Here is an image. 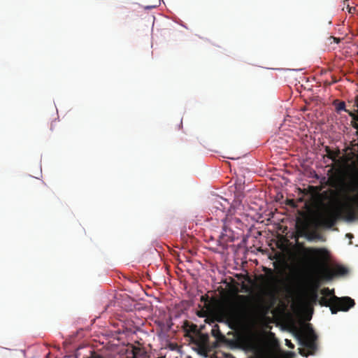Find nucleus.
<instances>
[{"label":"nucleus","instance_id":"obj_1","mask_svg":"<svg viewBox=\"0 0 358 358\" xmlns=\"http://www.w3.org/2000/svg\"><path fill=\"white\" fill-rule=\"evenodd\" d=\"M306 255L310 256V267L326 279H331L334 275H345L348 273V268L343 265H336L333 271L327 266L329 252L323 248H307L304 249Z\"/></svg>","mask_w":358,"mask_h":358},{"label":"nucleus","instance_id":"obj_2","mask_svg":"<svg viewBox=\"0 0 358 358\" xmlns=\"http://www.w3.org/2000/svg\"><path fill=\"white\" fill-rule=\"evenodd\" d=\"M341 192L348 220L358 219V177H351L343 185Z\"/></svg>","mask_w":358,"mask_h":358},{"label":"nucleus","instance_id":"obj_3","mask_svg":"<svg viewBox=\"0 0 358 358\" xmlns=\"http://www.w3.org/2000/svg\"><path fill=\"white\" fill-rule=\"evenodd\" d=\"M324 294L319 303L322 306L329 307L332 314H336L338 311H348L355 305L354 299L349 296L338 297L334 294V291L329 288H324L322 290Z\"/></svg>","mask_w":358,"mask_h":358},{"label":"nucleus","instance_id":"obj_4","mask_svg":"<svg viewBox=\"0 0 358 358\" xmlns=\"http://www.w3.org/2000/svg\"><path fill=\"white\" fill-rule=\"evenodd\" d=\"M237 299L242 302L239 307V312L243 314L266 313L270 308V306L267 304L265 299L262 296L259 297L257 302L252 306H249L248 304L251 301L248 296L238 295Z\"/></svg>","mask_w":358,"mask_h":358},{"label":"nucleus","instance_id":"obj_5","mask_svg":"<svg viewBox=\"0 0 358 358\" xmlns=\"http://www.w3.org/2000/svg\"><path fill=\"white\" fill-rule=\"evenodd\" d=\"M222 238H225L227 241H234L237 238V233L235 229H238L243 225L241 220L232 215H227L222 220Z\"/></svg>","mask_w":358,"mask_h":358},{"label":"nucleus","instance_id":"obj_6","mask_svg":"<svg viewBox=\"0 0 358 358\" xmlns=\"http://www.w3.org/2000/svg\"><path fill=\"white\" fill-rule=\"evenodd\" d=\"M300 344L304 347L305 350H301L300 354L303 356L313 355L317 349V336L315 331L310 329L306 332L298 336Z\"/></svg>","mask_w":358,"mask_h":358},{"label":"nucleus","instance_id":"obj_7","mask_svg":"<svg viewBox=\"0 0 358 358\" xmlns=\"http://www.w3.org/2000/svg\"><path fill=\"white\" fill-rule=\"evenodd\" d=\"M341 217V213L337 210H329L325 213L320 214L317 218V224L326 229L332 228Z\"/></svg>","mask_w":358,"mask_h":358},{"label":"nucleus","instance_id":"obj_8","mask_svg":"<svg viewBox=\"0 0 358 358\" xmlns=\"http://www.w3.org/2000/svg\"><path fill=\"white\" fill-rule=\"evenodd\" d=\"M228 204L227 200L222 197H216L212 200L210 209L215 220L220 219L222 221L224 219Z\"/></svg>","mask_w":358,"mask_h":358},{"label":"nucleus","instance_id":"obj_9","mask_svg":"<svg viewBox=\"0 0 358 358\" xmlns=\"http://www.w3.org/2000/svg\"><path fill=\"white\" fill-rule=\"evenodd\" d=\"M182 329L186 336H190L191 334H196L199 333L197 325L188 320H185L183 322Z\"/></svg>","mask_w":358,"mask_h":358},{"label":"nucleus","instance_id":"obj_10","mask_svg":"<svg viewBox=\"0 0 358 358\" xmlns=\"http://www.w3.org/2000/svg\"><path fill=\"white\" fill-rule=\"evenodd\" d=\"M212 335L215 337L217 339H221L224 338V336L222 335V334L220 332L219 326L217 324H215L212 330H211Z\"/></svg>","mask_w":358,"mask_h":358},{"label":"nucleus","instance_id":"obj_11","mask_svg":"<svg viewBox=\"0 0 358 358\" xmlns=\"http://www.w3.org/2000/svg\"><path fill=\"white\" fill-rule=\"evenodd\" d=\"M325 151L327 152V156L328 158L332 159L333 161H336V159L338 155V152H335L329 147H326Z\"/></svg>","mask_w":358,"mask_h":358},{"label":"nucleus","instance_id":"obj_12","mask_svg":"<svg viewBox=\"0 0 358 358\" xmlns=\"http://www.w3.org/2000/svg\"><path fill=\"white\" fill-rule=\"evenodd\" d=\"M348 115L352 118L353 120L358 122V108L355 112H352L350 110H346Z\"/></svg>","mask_w":358,"mask_h":358},{"label":"nucleus","instance_id":"obj_13","mask_svg":"<svg viewBox=\"0 0 358 358\" xmlns=\"http://www.w3.org/2000/svg\"><path fill=\"white\" fill-rule=\"evenodd\" d=\"M317 297H318V296H317V292H314L311 294V296H310V301H311L312 302L315 303V302L317 301Z\"/></svg>","mask_w":358,"mask_h":358},{"label":"nucleus","instance_id":"obj_14","mask_svg":"<svg viewBox=\"0 0 358 358\" xmlns=\"http://www.w3.org/2000/svg\"><path fill=\"white\" fill-rule=\"evenodd\" d=\"M345 108V102L342 101L339 103L338 110H344L346 112L347 110Z\"/></svg>","mask_w":358,"mask_h":358},{"label":"nucleus","instance_id":"obj_15","mask_svg":"<svg viewBox=\"0 0 358 358\" xmlns=\"http://www.w3.org/2000/svg\"><path fill=\"white\" fill-rule=\"evenodd\" d=\"M265 294L266 296H269L270 298H271L272 299H274V298H275V294H274V293L272 291H270V290L269 291H266L265 292Z\"/></svg>","mask_w":358,"mask_h":358},{"label":"nucleus","instance_id":"obj_16","mask_svg":"<svg viewBox=\"0 0 358 358\" xmlns=\"http://www.w3.org/2000/svg\"><path fill=\"white\" fill-rule=\"evenodd\" d=\"M285 341H286V345L288 348H289L290 349H294V345L289 340L286 339Z\"/></svg>","mask_w":358,"mask_h":358},{"label":"nucleus","instance_id":"obj_17","mask_svg":"<svg viewBox=\"0 0 358 358\" xmlns=\"http://www.w3.org/2000/svg\"><path fill=\"white\" fill-rule=\"evenodd\" d=\"M224 315H226V317H229L231 316L232 313L229 310H225Z\"/></svg>","mask_w":358,"mask_h":358},{"label":"nucleus","instance_id":"obj_18","mask_svg":"<svg viewBox=\"0 0 358 358\" xmlns=\"http://www.w3.org/2000/svg\"><path fill=\"white\" fill-rule=\"evenodd\" d=\"M355 106L358 108V95L355 97Z\"/></svg>","mask_w":358,"mask_h":358},{"label":"nucleus","instance_id":"obj_19","mask_svg":"<svg viewBox=\"0 0 358 358\" xmlns=\"http://www.w3.org/2000/svg\"><path fill=\"white\" fill-rule=\"evenodd\" d=\"M346 236H347V237H348V238H352V237H353L352 234H346Z\"/></svg>","mask_w":358,"mask_h":358},{"label":"nucleus","instance_id":"obj_20","mask_svg":"<svg viewBox=\"0 0 358 358\" xmlns=\"http://www.w3.org/2000/svg\"><path fill=\"white\" fill-rule=\"evenodd\" d=\"M267 271H268L269 273H271V275H272V274H273V271H272V270H271V268H268V269H267Z\"/></svg>","mask_w":358,"mask_h":358},{"label":"nucleus","instance_id":"obj_21","mask_svg":"<svg viewBox=\"0 0 358 358\" xmlns=\"http://www.w3.org/2000/svg\"><path fill=\"white\" fill-rule=\"evenodd\" d=\"M352 9L355 10V7H353V8H352V7H350V8H349V13H351V12H352Z\"/></svg>","mask_w":358,"mask_h":358},{"label":"nucleus","instance_id":"obj_22","mask_svg":"<svg viewBox=\"0 0 358 358\" xmlns=\"http://www.w3.org/2000/svg\"><path fill=\"white\" fill-rule=\"evenodd\" d=\"M199 317H203V314L202 313H198L197 314Z\"/></svg>","mask_w":358,"mask_h":358},{"label":"nucleus","instance_id":"obj_23","mask_svg":"<svg viewBox=\"0 0 358 358\" xmlns=\"http://www.w3.org/2000/svg\"><path fill=\"white\" fill-rule=\"evenodd\" d=\"M353 127H354L355 128L358 129V124H353Z\"/></svg>","mask_w":358,"mask_h":358},{"label":"nucleus","instance_id":"obj_24","mask_svg":"<svg viewBox=\"0 0 358 358\" xmlns=\"http://www.w3.org/2000/svg\"><path fill=\"white\" fill-rule=\"evenodd\" d=\"M205 300V296H201V301H204Z\"/></svg>","mask_w":358,"mask_h":358},{"label":"nucleus","instance_id":"obj_25","mask_svg":"<svg viewBox=\"0 0 358 358\" xmlns=\"http://www.w3.org/2000/svg\"><path fill=\"white\" fill-rule=\"evenodd\" d=\"M260 277H261L262 278H264V275H260Z\"/></svg>","mask_w":358,"mask_h":358},{"label":"nucleus","instance_id":"obj_26","mask_svg":"<svg viewBox=\"0 0 358 358\" xmlns=\"http://www.w3.org/2000/svg\"><path fill=\"white\" fill-rule=\"evenodd\" d=\"M188 358H191V357H188Z\"/></svg>","mask_w":358,"mask_h":358}]
</instances>
